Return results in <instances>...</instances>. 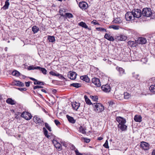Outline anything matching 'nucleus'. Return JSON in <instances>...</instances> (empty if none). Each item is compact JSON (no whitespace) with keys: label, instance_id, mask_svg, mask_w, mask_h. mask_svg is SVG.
Returning <instances> with one entry per match:
<instances>
[{"label":"nucleus","instance_id":"5fc2aeb1","mask_svg":"<svg viewBox=\"0 0 155 155\" xmlns=\"http://www.w3.org/2000/svg\"><path fill=\"white\" fill-rule=\"evenodd\" d=\"M55 147L56 148L59 149L61 147V145L59 143H57V144H56V145H55Z\"/></svg>","mask_w":155,"mask_h":155},{"label":"nucleus","instance_id":"0eeeda50","mask_svg":"<svg viewBox=\"0 0 155 155\" xmlns=\"http://www.w3.org/2000/svg\"><path fill=\"white\" fill-rule=\"evenodd\" d=\"M77 75V73L75 72H72L70 71L68 74V77L71 80H75L76 78Z\"/></svg>","mask_w":155,"mask_h":155},{"label":"nucleus","instance_id":"dca6fc26","mask_svg":"<svg viewBox=\"0 0 155 155\" xmlns=\"http://www.w3.org/2000/svg\"><path fill=\"white\" fill-rule=\"evenodd\" d=\"M116 69L118 71L120 76H122L125 74L124 70L122 68L117 67L116 68Z\"/></svg>","mask_w":155,"mask_h":155},{"label":"nucleus","instance_id":"a19ab883","mask_svg":"<svg viewBox=\"0 0 155 155\" xmlns=\"http://www.w3.org/2000/svg\"><path fill=\"white\" fill-rule=\"evenodd\" d=\"M34 84L35 85L38 84L41 85H44V83L43 82L38 81L37 80H36V81H35L34 82Z\"/></svg>","mask_w":155,"mask_h":155},{"label":"nucleus","instance_id":"052dcab7","mask_svg":"<svg viewBox=\"0 0 155 155\" xmlns=\"http://www.w3.org/2000/svg\"><path fill=\"white\" fill-rule=\"evenodd\" d=\"M30 82H31L30 81L25 82V84L26 86L27 87H29Z\"/></svg>","mask_w":155,"mask_h":155},{"label":"nucleus","instance_id":"c9c22d12","mask_svg":"<svg viewBox=\"0 0 155 155\" xmlns=\"http://www.w3.org/2000/svg\"><path fill=\"white\" fill-rule=\"evenodd\" d=\"M32 31L35 34L37 32L39 31V28L36 26H33L32 28Z\"/></svg>","mask_w":155,"mask_h":155},{"label":"nucleus","instance_id":"a211bd4d","mask_svg":"<svg viewBox=\"0 0 155 155\" xmlns=\"http://www.w3.org/2000/svg\"><path fill=\"white\" fill-rule=\"evenodd\" d=\"M80 106V104L76 102L72 103V106L73 108L76 110H77Z\"/></svg>","mask_w":155,"mask_h":155},{"label":"nucleus","instance_id":"5701e85b","mask_svg":"<svg viewBox=\"0 0 155 155\" xmlns=\"http://www.w3.org/2000/svg\"><path fill=\"white\" fill-rule=\"evenodd\" d=\"M78 25L79 26H80L82 27L83 28H84L85 29H88L89 30H91V29H90L89 28H88V26L84 22H83V21L80 22L79 23Z\"/></svg>","mask_w":155,"mask_h":155},{"label":"nucleus","instance_id":"680f3d73","mask_svg":"<svg viewBox=\"0 0 155 155\" xmlns=\"http://www.w3.org/2000/svg\"><path fill=\"white\" fill-rule=\"evenodd\" d=\"M52 142L54 146L57 144V143H58V142L56 140H53L52 141Z\"/></svg>","mask_w":155,"mask_h":155},{"label":"nucleus","instance_id":"6e6552de","mask_svg":"<svg viewBox=\"0 0 155 155\" xmlns=\"http://www.w3.org/2000/svg\"><path fill=\"white\" fill-rule=\"evenodd\" d=\"M49 74L51 75L58 77L61 79L64 78V77L61 74L58 73L55 71H51L49 72Z\"/></svg>","mask_w":155,"mask_h":155},{"label":"nucleus","instance_id":"e433bc0d","mask_svg":"<svg viewBox=\"0 0 155 155\" xmlns=\"http://www.w3.org/2000/svg\"><path fill=\"white\" fill-rule=\"evenodd\" d=\"M13 75L16 77H18L20 75V73L17 70L14 71L12 73Z\"/></svg>","mask_w":155,"mask_h":155},{"label":"nucleus","instance_id":"ddd939ff","mask_svg":"<svg viewBox=\"0 0 155 155\" xmlns=\"http://www.w3.org/2000/svg\"><path fill=\"white\" fill-rule=\"evenodd\" d=\"M101 88L103 91L106 92H109L110 90V88L107 85H103Z\"/></svg>","mask_w":155,"mask_h":155},{"label":"nucleus","instance_id":"79ce46f5","mask_svg":"<svg viewBox=\"0 0 155 155\" xmlns=\"http://www.w3.org/2000/svg\"><path fill=\"white\" fill-rule=\"evenodd\" d=\"M81 140L82 141L84 140V142L87 143H89L90 141V139L86 137H82Z\"/></svg>","mask_w":155,"mask_h":155},{"label":"nucleus","instance_id":"2f4dec72","mask_svg":"<svg viewBox=\"0 0 155 155\" xmlns=\"http://www.w3.org/2000/svg\"><path fill=\"white\" fill-rule=\"evenodd\" d=\"M48 39L50 42H54L55 41V39L54 36H48Z\"/></svg>","mask_w":155,"mask_h":155},{"label":"nucleus","instance_id":"7c9ffc66","mask_svg":"<svg viewBox=\"0 0 155 155\" xmlns=\"http://www.w3.org/2000/svg\"><path fill=\"white\" fill-rule=\"evenodd\" d=\"M149 85L152 84H155V78L153 77L150 78L148 81Z\"/></svg>","mask_w":155,"mask_h":155},{"label":"nucleus","instance_id":"49530a36","mask_svg":"<svg viewBox=\"0 0 155 155\" xmlns=\"http://www.w3.org/2000/svg\"><path fill=\"white\" fill-rule=\"evenodd\" d=\"M96 29L97 31H105L107 32L106 29H105L103 28L99 27V28H96Z\"/></svg>","mask_w":155,"mask_h":155},{"label":"nucleus","instance_id":"423d86ee","mask_svg":"<svg viewBox=\"0 0 155 155\" xmlns=\"http://www.w3.org/2000/svg\"><path fill=\"white\" fill-rule=\"evenodd\" d=\"M33 120L36 124H41L42 125H44V122L42 119L38 117L37 116H35L33 117Z\"/></svg>","mask_w":155,"mask_h":155},{"label":"nucleus","instance_id":"a878e982","mask_svg":"<svg viewBox=\"0 0 155 155\" xmlns=\"http://www.w3.org/2000/svg\"><path fill=\"white\" fill-rule=\"evenodd\" d=\"M127 38L126 36L123 35H120L117 37V39L119 41H122L125 40Z\"/></svg>","mask_w":155,"mask_h":155},{"label":"nucleus","instance_id":"338daca9","mask_svg":"<svg viewBox=\"0 0 155 155\" xmlns=\"http://www.w3.org/2000/svg\"><path fill=\"white\" fill-rule=\"evenodd\" d=\"M30 79L31 80H32L33 81H36V79H35V78H31V77L30 78Z\"/></svg>","mask_w":155,"mask_h":155},{"label":"nucleus","instance_id":"cd10ccee","mask_svg":"<svg viewBox=\"0 0 155 155\" xmlns=\"http://www.w3.org/2000/svg\"><path fill=\"white\" fill-rule=\"evenodd\" d=\"M38 70H39L40 71H41L45 75L47 74V71L44 68L38 66Z\"/></svg>","mask_w":155,"mask_h":155},{"label":"nucleus","instance_id":"864d4df0","mask_svg":"<svg viewBox=\"0 0 155 155\" xmlns=\"http://www.w3.org/2000/svg\"><path fill=\"white\" fill-rule=\"evenodd\" d=\"M133 77L137 79L139 77V75L137 74H135V72L132 73Z\"/></svg>","mask_w":155,"mask_h":155},{"label":"nucleus","instance_id":"9b49d317","mask_svg":"<svg viewBox=\"0 0 155 155\" xmlns=\"http://www.w3.org/2000/svg\"><path fill=\"white\" fill-rule=\"evenodd\" d=\"M140 146L145 150H147L149 149V145L148 143L145 142H141Z\"/></svg>","mask_w":155,"mask_h":155},{"label":"nucleus","instance_id":"de8ad7c7","mask_svg":"<svg viewBox=\"0 0 155 155\" xmlns=\"http://www.w3.org/2000/svg\"><path fill=\"white\" fill-rule=\"evenodd\" d=\"M45 127L48 129V130L50 132L51 131V128L49 125L47 123H45Z\"/></svg>","mask_w":155,"mask_h":155},{"label":"nucleus","instance_id":"37998d69","mask_svg":"<svg viewBox=\"0 0 155 155\" xmlns=\"http://www.w3.org/2000/svg\"><path fill=\"white\" fill-rule=\"evenodd\" d=\"M65 17H68V18H72L73 17V16L72 14L69 13H65Z\"/></svg>","mask_w":155,"mask_h":155},{"label":"nucleus","instance_id":"393cba45","mask_svg":"<svg viewBox=\"0 0 155 155\" xmlns=\"http://www.w3.org/2000/svg\"><path fill=\"white\" fill-rule=\"evenodd\" d=\"M9 5L10 3L8 1H6L5 2V5L1 9L4 10H6L8 8Z\"/></svg>","mask_w":155,"mask_h":155},{"label":"nucleus","instance_id":"4468645a","mask_svg":"<svg viewBox=\"0 0 155 155\" xmlns=\"http://www.w3.org/2000/svg\"><path fill=\"white\" fill-rule=\"evenodd\" d=\"M118 127L121 131H124L127 130V126L125 124H118Z\"/></svg>","mask_w":155,"mask_h":155},{"label":"nucleus","instance_id":"8fccbe9b","mask_svg":"<svg viewBox=\"0 0 155 155\" xmlns=\"http://www.w3.org/2000/svg\"><path fill=\"white\" fill-rule=\"evenodd\" d=\"M103 146L104 147L106 148H109L108 145V142L107 140H106L105 143Z\"/></svg>","mask_w":155,"mask_h":155},{"label":"nucleus","instance_id":"f3484780","mask_svg":"<svg viewBox=\"0 0 155 155\" xmlns=\"http://www.w3.org/2000/svg\"><path fill=\"white\" fill-rule=\"evenodd\" d=\"M87 3L84 2H81L79 3V6L81 9H85L87 8Z\"/></svg>","mask_w":155,"mask_h":155},{"label":"nucleus","instance_id":"69168bd1","mask_svg":"<svg viewBox=\"0 0 155 155\" xmlns=\"http://www.w3.org/2000/svg\"><path fill=\"white\" fill-rule=\"evenodd\" d=\"M103 139V138L102 137H98L97 138V140H101Z\"/></svg>","mask_w":155,"mask_h":155},{"label":"nucleus","instance_id":"f257e3e1","mask_svg":"<svg viewBox=\"0 0 155 155\" xmlns=\"http://www.w3.org/2000/svg\"><path fill=\"white\" fill-rule=\"evenodd\" d=\"M92 106L94 107V110L98 113L101 112L104 109L103 105L100 103H94L92 104Z\"/></svg>","mask_w":155,"mask_h":155},{"label":"nucleus","instance_id":"f704fd0d","mask_svg":"<svg viewBox=\"0 0 155 155\" xmlns=\"http://www.w3.org/2000/svg\"><path fill=\"white\" fill-rule=\"evenodd\" d=\"M85 129L83 128L82 126H80L79 128V131L83 134H86Z\"/></svg>","mask_w":155,"mask_h":155},{"label":"nucleus","instance_id":"6e6d98bb","mask_svg":"<svg viewBox=\"0 0 155 155\" xmlns=\"http://www.w3.org/2000/svg\"><path fill=\"white\" fill-rule=\"evenodd\" d=\"M76 155H83L81 153H79L77 149H76L74 151Z\"/></svg>","mask_w":155,"mask_h":155},{"label":"nucleus","instance_id":"9d476101","mask_svg":"<svg viewBox=\"0 0 155 155\" xmlns=\"http://www.w3.org/2000/svg\"><path fill=\"white\" fill-rule=\"evenodd\" d=\"M127 87L128 89V90L132 91L134 90V81H131L130 82L127 83Z\"/></svg>","mask_w":155,"mask_h":155},{"label":"nucleus","instance_id":"13d9d810","mask_svg":"<svg viewBox=\"0 0 155 155\" xmlns=\"http://www.w3.org/2000/svg\"><path fill=\"white\" fill-rule=\"evenodd\" d=\"M43 88V87L42 86H38V85H36V86H35L34 87H33V89H36L37 88Z\"/></svg>","mask_w":155,"mask_h":155},{"label":"nucleus","instance_id":"0e129e2a","mask_svg":"<svg viewBox=\"0 0 155 155\" xmlns=\"http://www.w3.org/2000/svg\"><path fill=\"white\" fill-rule=\"evenodd\" d=\"M41 91L45 93H47V91L45 89H42L41 90Z\"/></svg>","mask_w":155,"mask_h":155},{"label":"nucleus","instance_id":"412c9836","mask_svg":"<svg viewBox=\"0 0 155 155\" xmlns=\"http://www.w3.org/2000/svg\"><path fill=\"white\" fill-rule=\"evenodd\" d=\"M66 117L70 122L73 124H74L75 123V120H74L73 117H71L68 115H66Z\"/></svg>","mask_w":155,"mask_h":155},{"label":"nucleus","instance_id":"bf43d9fd","mask_svg":"<svg viewBox=\"0 0 155 155\" xmlns=\"http://www.w3.org/2000/svg\"><path fill=\"white\" fill-rule=\"evenodd\" d=\"M17 89L21 91H26L27 90V89L26 88H17Z\"/></svg>","mask_w":155,"mask_h":155},{"label":"nucleus","instance_id":"7ed1b4c3","mask_svg":"<svg viewBox=\"0 0 155 155\" xmlns=\"http://www.w3.org/2000/svg\"><path fill=\"white\" fill-rule=\"evenodd\" d=\"M132 12H133V17L139 18L142 15V12L140 9H137L133 10Z\"/></svg>","mask_w":155,"mask_h":155},{"label":"nucleus","instance_id":"4be33fe9","mask_svg":"<svg viewBox=\"0 0 155 155\" xmlns=\"http://www.w3.org/2000/svg\"><path fill=\"white\" fill-rule=\"evenodd\" d=\"M6 102L9 104L13 105L15 104V102L11 98H8L7 99Z\"/></svg>","mask_w":155,"mask_h":155},{"label":"nucleus","instance_id":"20e7f679","mask_svg":"<svg viewBox=\"0 0 155 155\" xmlns=\"http://www.w3.org/2000/svg\"><path fill=\"white\" fill-rule=\"evenodd\" d=\"M125 18L127 21H131L134 19V17H133V12H127L125 16Z\"/></svg>","mask_w":155,"mask_h":155},{"label":"nucleus","instance_id":"72a5a7b5","mask_svg":"<svg viewBox=\"0 0 155 155\" xmlns=\"http://www.w3.org/2000/svg\"><path fill=\"white\" fill-rule=\"evenodd\" d=\"M15 84L18 86L23 87L24 86V84L19 81H16L15 82Z\"/></svg>","mask_w":155,"mask_h":155},{"label":"nucleus","instance_id":"58836bf2","mask_svg":"<svg viewBox=\"0 0 155 155\" xmlns=\"http://www.w3.org/2000/svg\"><path fill=\"white\" fill-rule=\"evenodd\" d=\"M149 89L152 92H155V85L151 84L149 87Z\"/></svg>","mask_w":155,"mask_h":155},{"label":"nucleus","instance_id":"774afa93","mask_svg":"<svg viewBox=\"0 0 155 155\" xmlns=\"http://www.w3.org/2000/svg\"><path fill=\"white\" fill-rule=\"evenodd\" d=\"M152 155H155V150H153L152 152Z\"/></svg>","mask_w":155,"mask_h":155},{"label":"nucleus","instance_id":"3c124183","mask_svg":"<svg viewBox=\"0 0 155 155\" xmlns=\"http://www.w3.org/2000/svg\"><path fill=\"white\" fill-rule=\"evenodd\" d=\"M63 10L62 9H60L59 11V13L60 15H61V16H62L63 17H65V15H63Z\"/></svg>","mask_w":155,"mask_h":155},{"label":"nucleus","instance_id":"b1692460","mask_svg":"<svg viewBox=\"0 0 155 155\" xmlns=\"http://www.w3.org/2000/svg\"><path fill=\"white\" fill-rule=\"evenodd\" d=\"M80 78L82 80L87 82H88L90 81L89 78L87 75L81 76L80 77Z\"/></svg>","mask_w":155,"mask_h":155},{"label":"nucleus","instance_id":"2eb2a0df","mask_svg":"<svg viewBox=\"0 0 155 155\" xmlns=\"http://www.w3.org/2000/svg\"><path fill=\"white\" fill-rule=\"evenodd\" d=\"M104 38L107 40L113 41H114V39L113 37L110 36V34L106 33L104 35Z\"/></svg>","mask_w":155,"mask_h":155},{"label":"nucleus","instance_id":"f03ea898","mask_svg":"<svg viewBox=\"0 0 155 155\" xmlns=\"http://www.w3.org/2000/svg\"><path fill=\"white\" fill-rule=\"evenodd\" d=\"M142 14L143 16L148 17H152V15L154 14L152 12L150 8H146L143 9Z\"/></svg>","mask_w":155,"mask_h":155},{"label":"nucleus","instance_id":"473e14b6","mask_svg":"<svg viewBox=\"0 0 155 155\" xmlns=\"http://www.w3.org/2000/svg\"><path fill=\"white\" fill-rule=\"evenodd\" d=\"M129 56L127 54H124V57L122 58L123 61H129Z\"/></svg>","mask_w":155,"mask_h":155},{"label":"nucleus","instance_id":"1a4fd4ad","mask_svg":"<svg viewBox=\"0 0 155 155\" xmlns=\"http://www.w3.org/2000/svg\"><path fill=\"white\" fill-rule=\"evenodd\" d=\"M92 81V83L97 87H100L101 85L100 80L98 78H93Z\"/></svg>","mask_w":155,"mask_h":155},{"label":"nucleus","instance_id":"603ef678","mask_svg":"<svg viewBox=\"0 0 155 155\" xmlns=\"http://www.w3.org/2000/svg\"><path fill=\"white\" fill-rule=\"evenodd\" d=\"M91 23L94 24V25H100L99 23L98 22H97L96 20H94L92 21Z\"/></svg>","mask_w":155,"mask_h":155},{"label":"nucleus","instance_id":"c85d7f7f","mask_svg":"<svg viewBox=\"0 0 155 155\" xmlns=\"http://www.w3.org/2000/svg\"><path fill=\"white\" fill-rule=\"evenodd\" d=\"M43 131L45 136L48 138H49L50 136L48 134V131L45 128L43 127Z\"/></svg>","mask_w":155,"mask_h":155},{"label":"nucleus","instance_id":"ea45409f","mask_svg":"<svg viewBox=\"0 0 155 155\" xmlns=\"http://www.w3.org/2000/svg\"><path fill=\"white\" fill-rule=\"evenodd\" d=\"M120 26L117 25H112L109 26L110 28H113L114 30H117L119 29Z\"/></svg>","mask_w":155,"mask_h":155},{"label":"nucleus","instance_id":"4c0bfd02","mask_svg":"<svg viewBox=\"0 0 155 155\" xmlns=\"http://www.w3.org/2000/svg\"><path fill=\"white\" fill-rule=\"evenodd\" d=\"M70 86L78 88L81 86V84L78 83H73L71 84Z\"/></svg>","mask_w":155,"mask_h":155},{"label":"nucleus","instance_id":"bb28decb","mask_svg":"<svg viewBox=\"0 0 155 155\" xmlns=\"http://www.w3.org/2000/svg\"><path fill=\"white\" fill-rule=\"evenodd\" d=\"M122 21L121 20L120 18H115L113 22L115 23L120 24L122 23Z\"/></svg>","mask_w":155,"mask_h":155},{"label":"nucleus","instance_id":"4d7b16f0","mask_svg":"<svg viewBox=\"0 0 155 155\" xmlns=\"http://www.w3.org/2000/svg\"><path fill=\"white\" fill-rule=\"evenodd\" d=\"M55 124L58 126L61 124L60 123L58 120H55L54 121Z\"/></svg>","mask_w":155,"mask_h":155},{"label":"nucleus","instance_id":"f8f14e48","mask_svg":"<svg viewBox=\"0 0 155 155\" xmlns=\"http://www.w3.org/2000/svg\"><path fill=\"white\" fill-rule=\"evenodd\" d=\"M116 119L117 121L119 123V124H125L126 122L125 119L121 117H117Z\"/></svg>","mask_w":155,"mask_h":155},{"label":"nucleus","instance_id":"c03bdc74","mask_svg":"<svg viewBox=\"0 0 155 155\" xmlns=\"http://www.w3.org/2000/svg\"><path fill=\"white\" fill-rule=\"evenodd\" d=\"M91 98L95 101H97L98 99V97L97 96H91Z\"/></svg>","mask_w":155,"mask_h":155},{"label":"nucleus","instance_id":"aec40b11","mask_svg":"<svg viewBox=\"0 0 155 155\" xmlns=\"http://www.w3.org/2000/svg\"><path fill=\"white\" fill-rule=\"evenodd\" d=\"M137 41L139 43L141 44H145L146 42V39L143 38H139Z\"/></svg>","mask_w":155,"mask_h":155},{"label":"nucleus","instance_id":"39448f33","mask_svg":"<svg viewBox=\"0 0 155 155\" xmlns=\"http://www.w3.org/2000/svg\"><path fill=\"white\" fill-rule=\"evenodd\" d=\"M21 116L22 117L27 120H30L32 117V116L31 114L26 111H24L22 113Z\"/></svg>","mask_w":155,"mask_h":155},{"label":"nucleus","instance_id":"6ab92c4d","mask_svg":"<svg viewBox=\"0 0 155 155\" xmlns=\"http://www.w3.org/2000/svg\"><path fill=\"white\" fill-rule=\"evenodd\" d=\"M142 118L140 115H136L135 116L134 120L136 122H140L142 121Z\"/></svg>","mask_w":155,"mask_h":155},{"label":"nucleus","instance_id":"a18cd8bd","mask_svg":"<svg viewBox=\"0 0 155 155\" xmlns=\"http://www.w3.org/2000/svg\"><path fill=\"white\" fill-rule=\"evenodd\" d=\"M130 94L127 92L124 93V98L125 99H128L130 97Z\"/></svg>","mask_w":155,"mask_h":155},{"label":"nucleus","instance_id":"e2e57ef3","mask_svg":"<svg viewBox=\"0 0 155 155\" xmlns=\"http://www.w3.org/2000/svg\"><path fill=\"white\" fill-rule=\"evenodd\" d=\"M108 103H109V104L110 105H112L113 104V102L112 101H110L108 102Z\"/></svg>","mask_w":155,"mask_h":155},{"label":"nucleus","instance_id":"09e8293b","mask_svg":"<svg viewBox=\"0 0 155 155\" xmlns=\"http://www.w3.org/2000/svg\"><path fill=\"white\" fill-rule=\"evenodd\" d=\"M28 69L29 70L34 69H38V66L36 67H35L33 66H30L28 67Z\"/></svg>","mask_w":155,"mask_h":155},{"label":"nucleus","instance_id":"c756f323","mask_svg":"<svg viewBox=\"0 0 155 155\" xmlns=\"http://www.w3.org/2000/svg\"><path fill=\"white\" fill-rule=\"evenodd\" d=\"M84 98L85 99V101L87 104L88 105H92L93 104H92L90 100L87 97V96L85 95L84 96Z\"/></svg>","mask_w":155,"mask_h":155}]
</instances>
